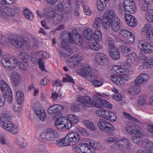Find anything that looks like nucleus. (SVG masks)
<instances>
[{
    "label": "nucleus",
    "instance_id": "1",
    "mask_svg": "<svg viewBox=\"0 0 153 153\" xmlns=\"http://www.w3.org/2000/svg\"><path fill=\"white\" fill-rule=\"evenodd\" d=\"M61 38L62 48H59V51L60 55L64 57H67L73 53L72 49L69 46L71 43L81 45L82 42V36L75 29L73 30L71 32L65 31L62 32Z\"/></svg>",
    "mask_w": 153,
    "mask_h": 153
},
{
    "label": "nucleus",
    "instance_id": "2",
    "mask_svg": "<svg viewBox=\"0 0 153 153\" xmlns=\"http://www.w3.org/2000/svg\"><path fill=\"white\" fill-rule=\"evenodd\" d=\"M79 140V134L75 132H71L68 133L63 138L57 140L56 144L61 146H73L75 145Z\"/></svg>",
    "mask_w": 153,
    "mask_h": 153
},
{
    "label": "nucleus",
    "instance_id": "3",
    "mask_svg": "<svg viewBox=\"0 0 153 153\" xmlns=\"http://www.w3.org/2000/svg\"><path fill=\"white\" fill-rule=\"evenodd\" d=\"M136 5L132 0H124L123 4L119 5L118 10L120 14L123 16L126 14V11L130 13H134L137 10Z\"/></svg>",
    "mask_w": 153,
    "mask_h": 153
},
{
    "label": "nucleus",
    "instance_id": "4",
    "mask_svg": "<svg viewBox=\"0 0 153 153\" xmlns=\"http://www.w3.org/2000/svg\"><path fill=\"white\" fill-rule=\"evenodd\" d=\"M1 62L5 69L9 71L14 69L17 65L16 59L12 56H4L2 58Z\"/></svg>",
    "mask_w": 153,
    "mask_h": 153
},
{
    "label": "nucleus",
    "instance_id": "5",
    "mask_svg": "<svg viewBox=\"0 0 153 153\" xmlns=\"http://www.w3.org/2000/svg\"><path fill=\"white\" fill-rule=\"evenodd\" d=\"M99 128L102 131L110 133L113 131L114 128L110 123L103 119H100L97 122Z\"/></svg>",
    "mask_w": 153,
    "mask_h": 153
},
{
    "label": "nucleus",
    "instance_id": "6",
    "mask_svg": "<svg viewBox=\"0 0 153 153\" xmlns=\"http://www.w3.org/2000/svg\"><path fill=\"white\" fill-rule=\"evenodd\" d=\"M84 57L83 55L80 54H76L68 58L67 64L71 68H74L83 59Z\"/></svg>",
    "mask_w": 153,
    "mask_h": 153
},
{
    "label": "nucleus",
    "instance_id": "7",
    "mask_svg": "<svg viewBox=\"0 0 153 153\" xmlns=\"http://www.w3.org/2000/svg\"><path fill=\"white\" fill-rule=\"evenodd\" d=\"M90 143L88 140H87L84 142L79 143L78 146L74 147L73 150L79 153H80V152L82 153H92L89 145Z\"/></svg>",
    "mask_w": 153,
    "mask_h": 153
},
{
    "label": "nucleus",
    "instance_id": "8",
    "mask_svg": "<svg viewBox=\"0 0 153 153\" xmlns=\"http://www.w3.org/2000/svg\"><path fill=\"white\" fill-rule=\"evenodd\" d=\"M103 22L106 24V25L109 27L110 25V22L114 20L116 17H115V14L114 10H106L103 14Z\"/></svg>",
    "mask_w": 153,
    "mask_h": 153
},
{
    "label": "nucleus",
    "instance_id": "9",
    "mask_svg": "<svg viewBox=\"0 0 153 153\" xmlns=\"http://www.w3.org/2000/svg\"><path fill=\"white\" fill-rule=\"evenodd\" d=\"M8 40L10 43L15 47H22L24 45V40L21 37H18L14 35L8 36Z\"/></svg>",
    "mask_w": 153,
    "mask_h": 153
},
{
    "label": "nucleus",
    "instance_id": "10",
    "mask_svg": "<svg viewBox=\"0 0 153 153\" xmlns=\"http://www.w3.org/2000/svg\"><path fill=\"white\" fill-rule=\"evenodd\" d=\"M95 60L97 63L100 65H106L109 62L108 59L102 53H97L95 56Z\"/></svg>",
    "mask_w": 153,
    "mask_h": 153
},
{
    "label": "nucleus",
    "instance_id": "11",
    "mask_svg": "<svg viewBox=\"0 0 153 153\" xmlns=\"http://www.w3.org/2000/svg\"><path fill=\"white\" fill-rule=\"evenodd\" d=\"M142 31L143 37L146 40L150 39L151 36H153V27L150 24L145 25Z\"/></svg>",
    "mask_w": 153,
    "mask_h": 153
},
{
    "label": "nucleus",
    "instance_id": "12",
    "mask_svg": "<svg viewBox=\"0 0 153 153\" xmlns=\"http://www.w3.org/2000/svg\"><path fill=\"white\" fill-rule=\"evenodd\" d=\"M81 72L85 79L91 81L95 78V74L91 71V68L88 66L83 68Z\"/></svg>",
    "mask_w": 153,
    "mask_h": 153
},
{
    "label": "nucleus",
    "instance_id": "13",
    "mask_svg": "<svg viewBox=\"0 0 153 153\" xmlns=\"http://www.w3.org/2000/svg\"><path fill=\"white\" fill-rule=\"evenodd\" d=\"M129 141L126 138H123L120 140L113 145V146L116 149H120L123 147L126 149L129 148L130 147Z\"/></svg>",
    "mask_w": 153,
    "mask_h": 153
},
{
    "label": "nucleus",
    "instance_id": "14",
    "mask_svg": "<svg viewBox=\"0 0 153 153\" xmlns=\"http://www.w3.org/2000/svg\"><path fill=\"white\" fill-rule=\"evenodd\" d=\"M149 77L148 74H140L135 79L134 83L135 85H139L143 84L147 82L149 79Z\"/></svg>",
    "mask_w": 153,
    "mask_h": 153
},
{
    "label": "nucleus",
    "instance_id": "15",
    "mask_svg": "<svg viewBox=\"0 0 153 153\" xmlns=\"http://www.w3.org/2000/svg\"><path fill=\"white\" fill-rule=\"evenodd\" d=\"M128 25L131 27H134L137 24V21L135 18L130 14H126L124 16Z\"/></svg>",
    "mask_w": 153,
    "mask_h": 153
},
{
    "label": "nucleus",
    "instance_id": "16",
    "mask_svg": "<svg viewBox=\"0 0 153 153\" xmlns=\"http://www.w3.org/2000/svg\"><path fill=\"white\" fill-rule=\"evenodd\" d=\"M112 30L115 32L118 31L120 27V21L119 19L116 17L114 20L110 22Z\"/></svg>",
    "mask_w": 153,
    "mask_h": 153
},
{
    "label": "nucleus",
    "instance_id": "17",
    "mask_svg": "<svg viewBox=\"0 0 153 153\" xmlns=\"http://www.w3.org/2000/svg\"><path fill=\"white\" fill-rule=\"evenodd\" d=\"M6 89V90L2 91L4 99H7L8 102L10 103L12 102L13 97L12 94L11 89L10 88V90Z\"/></svg>",
    "mask_w": 153,
    "mask_h": 153
},
{
    "label": "nucleus",
    "instance_id": "18",
    "mask_svg": "<svg viewBox=\"0 0 153 153\" xmlns=\"http://www.w3.org/2000/svg\"><path fill=\"white\" fill-rule=\"evenodd\" d=\"M109 51L110 55L113 59L116 60L119 58L120 54L117 48H110Z\"/></svg>",
    "mask_w": 153,
    "mask_h": 153
},
{
    "label": "nucleus",
    "instance_id": "19",
    "mask_svg": "<svg viewBox=\"0 0 153 153\" xmlns=\"http://www.w3.org/2000/svg\"><path fill=\"white\" fill-rule=\"evenodd\" d=\"M104 22H103V18L102 20L100 17L96 18L94 21L93 26L94 28L98 29L100 27L101 24H102L105 28H107L108 26V25H106V24Z\"/></svg>",
    "mask_w": 153,
    "mask_h": 153
},
{
    "label": "nucleus",
    "instance_id": "20",
    "mask_svg": "<svg viewBox=\"0 0 153 153\" xmlns=\"http://www.w3.org/2000/svg\"><path fill=\"white\" fill-rule=\"evenodd\" d=\"M1 9L7 16L9 17H13L15 16V12L12 9L3 6Z\"/></svg>",
    "mask_w": 153,
    "mask_h": 153
},
{
    "label": "nucleus",
    "instance_id": "21",
    "mask_svg": "<svg viewBox=\"0 0 153 153\" xmlns=\"http://www.w3.org/2000/svg\"><path fill=\"white\" fill-rule=\"evenodd\" d=\"M101 96V95L99 94L94 95L93 96V97L95 101V102L94 101V106L99 108H102L101 104L103 99L100 97V96Z\"/></svg>",
    "mask_w": 153,
    "mask_h": 153
},
{
    "label": "nucleus",
    "instance_id": "22",
    "mask_svg": "<svg viewBox=\"0 0 153 153\" xmlns=\"http://www.w3.org/2000/svg\"><path fill=\"white\" fill-rule=\"evenodd\" d=\"M11 74L12 82L15 86L16 87L20 83L19 75L16 71L12 72Z\"/></svg>",
    "mask_w": 153,
    "mask_h": 153
},
{
    "label": "nucleus",
    "instance_id": "23",
    "mask_svg": "<svg viewBox=\"0 0 153 153\" xmlns=\"http://www.w3.org/2000/svg\"><path fill=\"white\" fill-rule=\"evenodd\" d=\"M36 114L38 117L42 120H43L46 117L45 111L40 108H37L34 107Z\"/></svg>",
    "mask_w": 153,
    "mask_h": 153
},
{
    "label": "nucleus",
    "instance_id": "24",
    "mask_svg": "<svg viewBox=\"0 0 153 153\" xmlns=\"http://www.w3.org/2000/svg\"><path fill=\"white\" fill-rule=\"evenodd\" d=\"M139 85H135L134 83V85L130 88L128 91V93L132 95H136L138 94L140 90V88Z\"/></svg>",
    "mask_w": 153,
    "mask_h": 153
},
{
    "label": "nucleus",
    "instance_id": "25",
    "mask_svg": "<svg viewBox=\"0 0 153 153\" xmlns=\"http://www.w3.org/2000/svg\"><path fill=\"white\" fill-rule=\"evenodd\" d=\"M149 3V1L147 0H140L139 6L142 11H146L148 9Z\"/></svg>",
    "mask_w": 153,
    "mask_h": 153
},
{
    "label": "nucleus",
    "instance_id": "26",
    "mask_svg": "<svg viewBox=\"0 0 153 153\" xmlns=\"http://www.w3.org/2000/svg\"><path fill=\"white\" fill-rule=\"evenodd\" d=\"M16 99L17 102L21 104L24 101V94L23 91H19L16 92Z\"/></svg>",
    "mask_w": 153,
    "mask_h": 153
},
{
    "label": "nucleus",
    "instance_id": "27",
    "mask_svg": "<svg viewBox=\"0 0 153 153\" xmlns=\"http://www.w3.org/2000/svg\"><path fill=\"white\" fill-rule=\"evenodd\" d=\"M83 104L87 107L94 106V101L88 96H85L84 98Z\"/></svg>",
    "mask_w": 153,
    "mask_h": 153
},
{
    "label": "nucleus",
    "instance_id": "28",
    "mask_svg": "<svg viewBox=\"0 0 153 153\" xmlns=\"http://www.w3.org/2000/svg\"><path fill=\"white\" fill-rule=\"evenodd\" d=\"M84 37L88 40H91L93 39V32L89 28L85 30L83 32Z\"/></svg>",
    "mask_w": 153,
    "mask_h": 153
},
{
    "label": "nucleus",
    "instance_id": "29",
    "mask_svg": "<svg viewBox=\"0 0 153 153\" xmlns=\"http://www.w3.org/2000/svg\"><path fill=\"white\" fill-rule=\"evenodd\" d=\"M96 112L97 114L107 120L110 112L107 110L100 109L97 110Z\"/></svg>",
    "mask_w": 153,
    "mask_h": 153
},
{
    "label": "nucleus",
    "instance_id": "30",
    "mask_svg": "<svg viewBox=\"0 0 153 153\" xmlns=\"http://www.w3.org/2000/svg\"><path fill=\"white\" fill-rule=\"evenodd\" d=\"M137 125L134 123H131L128 127H126V129L127 132L130 134H133L136 130V127Z\"/></svg>",
    "mask_w": 153,
    "mask_h": 153
},
{
    "label": "nucleus",
    "instance_id": "31",
    "mask_svg": "<svg viewBox=\"0 0 153 153\" xmlns=\"http://www.w3.org/2000/svg\"><path fill=\"white\" fill-rule=\"evenodd\" d=\"M120 49L121 52L126 56L129 55L131 52V49L128 46L125 45L121 46Z\"/></svg>",
    "mask_w": 153,
    "mask_h": 153
},
{
    "label": "nucleus",
    "instance_id": "32",
    "mask_svg": "<svg viewBox=\"0 0 153 153\" xmlns=\"http://www.w3.org/2000/svg\"><path fill=\"white\" fill-rule=\"evenodd\" d=\"M146 151L148 153H153V144L149 141H145Z\"/></svg>",
    "mask_w": 153,
    "mask_h": 153
},
{
    "label": "nucleus",
    "instance_id": "33",
    "mask_svg": "<svg viewBox=\"0 0 153 153\" xmlns=\"http://www.w3.org/2000/svg\"><path fill=\"white\" fill-rule=\"evenodd\" d=\"M48 128L51 140L56 139L59 137V135L55 130L51 128Z\"/></svg>",
    "mask_w": 153,
    "mask_h": 153
},
{
    "label": "nucleus",
    "instance_id": "34",
    "mask_svg": "<svg viewBox=\"0 0 153 153\" xmlns=\"http://www.w3.org/2000/svg\"><path fill=\"white\" fill-rule=\"evenodd\" d=\"M88 141L91 142L89 145L90 146V149L92 150V153H93L94 149H99L100 145L97 142H94L93 140H88Z\"/></svg>",
    "mask_w": 153,
    "mask_h": 153
},
{
    "label": "nucleus",
    "instance_id": "35",
    "mask_svg": "<svg viewBox=\"0 0 153 153\" xmlns=\"http://www.w3.org/2000/svg\"><path fill=\"white\" fill-rule=\"evenodd\" d=\"M40 137L42 139L51 140L49 133V128H47L45 131L42 132L40 134Z\"/></svg>",
    "mask_w": 153,
    "mask_h": 153
},
{
    "label": "nucleus",
    "instance_id": "36",
    "mask_svg": "<svg viewBox=\"0 0 153 153\" xmlns=\"http://www.w3.org/2000/svg\"><path fill=\"white\" fill-rule=\"evenodd\" d=\"M146 20L149 22H153V10H149L145 14Z\"/></svg>",
    "mask_w": 153,
    "mask_h": 153
},
{
    "label": "nucleus",
    "instance_id": "37",
    "mask_svg": "<svg viewBox=\"0 0 153 153\" xmlns=\"http://www.w3.org/2000/svg\"><path fill=\"white\" fill-rule=\"evenodd\" d=\"M117 72L120 75H128L129 71L128 69L123 68L122 67L118 66L117 67Z\"/></svg>",
    "mask_w": 153,
    "mask_h": 153
},
{
    "label": "nucleus",
    "instance_id": "38",
    "mask_svg": "<svg viewBox=\"0 0 153 153\" xmlns=\"http://www.w3.org/2000/svg\"><path fill=\"white\" fill-rule=\"evenodd\" d=\"M2 115L4 117L7 119V120H4V118H4V121L6 120L9 121V120L11 119L13 117V116L10 111H4L2 113Z\"/></svg>",
    "mask_w": 153,
    "mask_h": 153
},
{
    "label": "nucleus",
    "instance_id": "39",
    "mask_svg": "<svg viewBox=\"0 0 153 153\" xmlns=\"http://www.w3.org/2000/svg\"><path fill=\"white\" fill-rule=\"evenodd\" d=\"M63 2L65 5V7L64 10V13L65 14H68L69 13L71 10V8L70 7H69V5H70V2L69 0H63Z\"/></svg>",
    "mask_w": 153,
    "mask_h": 153
},
{
    "label": "nucleus",
    "instance_id": "40",
    "mask_svg": "<svg viewBox=\"0 0 153 153\" xmlns=\"http://www.w3.org/2000/svg\"><path fill=\"white\" fill-rule=\"evenodd\" d=\"M23 14L25 17L30 20H32L33 19V16L31 11L27 9H26L24 12Z\"/></svg>",
    "mask_w": 153,
    "mask_h": 153
},
{
    "label": "nucleus",
    "instance_id": "41",
    "mask_svg": "<svg viewBox=\"0 0 153 153\" xmlns=\"http://www.w3.org/2000/svg\"><path fill=\"white\" fill-rule=\"evenodd\" d=\"M0 88L2 91L6 90V89L10 90V88L9 85L3 80H0Z\"/></svg>",
    "mask_w": 153,
    "mask_h": 153
},
{
    "label": "nucleus",
    "instance_id": "42",
    "mask_svg": "<svg viewBox=\"0 0 153 153\" xmlns=\"http://www.w3.org/2000/svg\"><path fill=\"white\" fill-rule=\"evenodd\" d=\"M144 46L143 51L146 53H151L153 52V46L149 44L146 43Z\"/></svg>",
    "mask_w": 153,
    "mask_h": 153
},
{
    "label": "nucleus",
    "instance_id": "43",
    "mask_svg": "<svg viewBox=\"0 0 153 153\" xmlns=\"http://www.w3.org/2000/svg\"><path fill=\"white\" fill-rule=\"evenodd\" d=\"M84 125L86 126V127L91 130L94 131L95 129V126L94 124L91 121L85 120L84 121Z\"/></svg>",
    "mask_w": 153,
    "mask_h": 153
},
{
    "label": "nucleus",
    "instance_id": "44",
    "mask_svg": "<svg viewBox=\"0 0 153 153\" xmlns=\"http://www.w3.org/2000/svg\"><path fill=\"white\" fill-rule=\"evenodd\" d=\"M153 65V58H150L147 59L144 62V67L148 69L151 68V66Z\"/></svg>",
    "mask_w": 153,
    "mask_h": 153
},
{
    "label": "nucleus",
    "instance_id": "45",
    "mask_svg": "<svg viewBox=\"0 0 153 153\" xmlns=\"http://www.w3.org/2000/svg\"><path fill=\"white\" fill-rule=\"evenodd\" d=\"M93 36L96 41H99L102 39V35L100 30H95L93 35Z\"/></svg>",
    "mask_w": 153,
    "mask_h": 153
},
{
    "label": "nucleus",
    "instance_id": "46",
    "mask_svg": "<svg viewBox=\"0 0 153 153\" xmlns=\"http://www.w3.org/2000/svg\"><path fill=\"white\" fill-rule=\"evenodd\" d=\"M107 4L98 0L97 4V8L99 10L102 11L106 8Z\"/></svg>",
    "mask_w": 153,
    "mask_h": 153
},
{
    "label": "nucleus",
    "instance_id": "47",
    "mask_svg": "<svg viewBox=\"0 0 153 153\" xmlns=\"http://www.w3.org/2000/svg\"><path fill=\"white\" fill-rule=\"evenodd\" d=\"M80 107V104L77 103H73L71 105V110L74 112H76L79 111Z\"/></svg>",
    "mask_w": 153,
    "mask_h": 153
},
{
    "label": "nucleus",
    "instance_id": "48",
    "mask_svg": "<svg viewBox=\"0 0 153 153\" xmlns=\"http://www.w3.org/2000/svg\"><path fill=\"white\" fill-rule=\"evenodd\" d=\"M131 33L128 30L125 29L121 30L119 32V34L124 37L127 38L129 35H130Z\"/></svg>",
    "mask_w": 153,
    "mask_h": 153
},
{
    "label": "nucleus",
    "instance_id": "49",
    "mask_svg": "<svg viewBox=\"0 0 153 153\" xmlns=\"http://www.w3.org/2000/svg\"><path fill=\"white\" fill-rule=\"evenodd\" d=\"M19 56L22 60L26 62H28L29 59L28 55L25 53L23 52L20 53Z\"/></svg>",
    "mask_w": 153,
    "mask_h": 153
},
{
    "label": "nucleus",
    "instance_id": "50",
    "mask_svg": "<svg viewBox=\"0 0 153 153\" xmlns=\"http://www.w3.org/2000/svg\"><path fill=\"white\" fill-rule=\"evenodd\" d=\"M89 46L91 49L94 51H97L100 48V45L97 42L90 43Z\"/></svg>",
    "mask_w": 153,
    "mask_h": 153
},
{
    "label": "nucleus",
    "instance_id": "51",
    "mask_svg": "<svg viewBox=\"0 0 153 153\" xmlns=\"http://www.w3.org/2000/svg\"><path fill=\"white\" fill-rule=\"evenodd\" d=\"M65 123H57L56 124H54V125L58 130L62 131L66 130V127L65 126Z\"/></svg>",
    "mask_w": 153,
    "mask_h": 153
},
{
    "label": "nucleus",
    "instance_id": "52",
    "mask_svg": "<svg viewBox=\"0 0 153 153\" xmlns=\"http://www.w3.org/2000/svg\"><path fill=\"white\" fill-rule=\"evenodd\" d=\"M117 79V81L115 82V84L120 86H123L124 85L125 79L123 77L119 76Z\"/></svg>",
    "mask_w": 153,
    "mask_h": 153
},
{
    "label": "nucleus",
    "instance_id": "53",
    "mask_svg": "<svg viewBox=\"0 0 153 153\" xmlns=\"http://www.w3.org/2000/svg\"><path fill=\"white\" fill-rule=\"evenodd\" d=\"M108 118L107 120L112 122L115 121L117 119L116 115L114 113L111 112L109 113Z\"/></svg>",
    "mask_w": 153,
    "mask_h": 153
},
{
    "label": "nucleus",
    "instance_id": "54",
    "mask_svg": "<svg viewBox=\"0 0 153 153\" xmlns=\"http://www.w3.org/2000/svg\"><path fill=\"white\" fill-rule=\"evenodd\" d=\"M28 62L26 63L25 61H23L22 62H17V65H18L19 68L22 70H25L27 68V66Z\"/></svg>",
    "mask_w": 153,
    "mask_h": 153
},
{
    "label": "nucleus",
    "instance_id": "55",
    "mask_svg": "<svg viewBox=\"0 0 153 153\" xmlns=\"http://www.w3.org/2000/svg\"><path fill=\"white\" fill-rule=\"evenodd\" d=\"M60 90L59 89L56 91L52 93L51 97L54 100H56L58 97L61 96V94L60 93Z\"/></svg>",
    "mask_w": 153,
    "mask_h": 153
},
{
    "label": "nucleus",
    "instance_id": "56",
    "mask_svg": "<svg viewBox=\"0 0 153 153\" xmlns=\"http://www.w3.org/2000/svg\"><path fill=\"white\" fill-rule=\"evenodd\" d=\"M102 107L103 106L106 108L111 109L112 108V105L109 102L105 99H103L101 104Z\"/></svg>",
    "mask_w": 153,
    "mask_h": 153
},
{
    "label": "nucleus",
    "instance_id": "57",
    "mask_svg": "<svg viewBox=\"0 0 153 153\" xmlns=\"http://www.w3.org/2000/svg\"><path fill=\"white\" fill-rule=\"evenodd\" d=\"M127 38L126 42L129 44L133 43L135 39L134 35L132 33H131L130 35H129V36Z\"/></svg>",
    "mask_w": 153,
    "mask_h": 153
},
{
    "label": "nucleus",
    "instance_id": "58",
    "mask_svg": "<svg viewBox=\"0 0 153 153\" xmlns=\"http://www.w3.org/2000/svg\"><path fill=\"white\" fill-rule=\"evenodd\" d=\"M45 146L43 145H40L38 148L37 151L39 153H49L48 151L45 149Z\"/></svg>",
    "mask_w": 153,
    "mask_h": 153
},
{
    "label": "nucleus",
    "instance_id": "59",
    "mask_svg": "<svg viewBox=\"0 0 153 153\" xmlns=\"http://www.w3.org/2000/svg\"><path fill=\"white\" fill-rule=\"evenodd\" d=\"M37 62L39 63V68L42 71H45L44 63L42 60L41 58H38L37 59Z\"/></svg>",
    "mask_w": 153,
    "mask_h": 153
},
{
    "label": "nucleus",
    "instance_id": "60",
    "mask_svg": "<svg viewBox=\"0 0 153 153\" xmlns=\"http://www.w3.org/2000/svg\"><path fill=\"white\" fill-rule=\"evenodd\" d=\"M77 130L79 133V134L82 136H86L88 134L85 129L81 127H79L77 128ZM80 137V136H79Z\"/></svg>",
    "mask_w": 153,
    "mask_h": 153
},
{
    "label": "nucleus",
    "instance_id": "61",
    "mask_svg": "<svg viewBox=\"0 0 153 153\" xmlns=\"http://www.w3.org/2000/svg\"><path fill=\"white\" fill-rule=\"evenodd\" d=\"M108 41L109 46V49L111 48H116L114 45V39L111 38H109Z\"/></svg>",
    "mask_w": 153,
    "mask_h": 153
},
{
    "label": "nucleus",
    "instance_id": "62",
    "mask_svg": "<svg viewBox=\"0 0 153 153\" xmlns=\"http://www.w3.org/2000/svg\"><path fill=\"white\" fill-rule=\"evenodd\" d=\"M131 140L134 143L138 145H140L142 143V142L140 140L139 138L135 136L132 137L131 138Z\"/></svg>",
    "mask_w": 153,
    "mask_h": 153
},
{
    "label": "nucleus",
    "instance_id": "63",
    "mask_svg": "<svg viewBox=\"0 0 153 153\" xmlns=\"http://www.w3.org/2000/svg\"><path fill=\"white\" fill-rule=\"evenodd\" d=\"M92 84L94 87H99L102 85V82L100 80H95L92 82Z\"/></svg>",
    "mask_w": 153,
    "mask_h": 153
},
{
    "label": "nucleus",
    "instance_id": "64",
    "mask_svg": "<svg viewBox=\"0 0 153 153\" xmlns=\"http://www.w3.org/2000/svg\"><path fill=\"white\" fill-rule=\"evenodd\" d=\"M64 7V4L61 2H59L58 4L55 7V9L60 11L62 10Z\"/></svg>",
    "mask_w": 153,
    "mask_h": 153
}]
</instances>
